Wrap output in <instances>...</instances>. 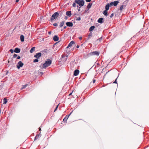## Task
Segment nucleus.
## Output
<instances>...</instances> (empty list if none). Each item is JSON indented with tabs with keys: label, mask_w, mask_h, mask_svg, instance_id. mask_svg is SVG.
<instances>
[{
	"label": "nucleus",
	"mask_w": 149,
	"mask_h": 149,
	"mask_svg": "<svg viewBox=\"0 0 149 149\" xmlns=\"http://www.w3.org/2000/svg\"><path fill=\"white\" fill-rule=\"evenodd\" d=\"M67 17L66 16H65V19H67Z\"/></svg>",
	"instance_id": "nucleus-49"
},
{
	"label": "nucleus",
	"mask_w": 149,
	"mask_h": 149,
	"mask_svg": "<svg viewBox=\"0 0 149 149\" xmlns=\"http://www.w3.org/2000/svg\"><path fill=\"white\" fill-rule=\"evenodd\" d=\"M20 39L22 42L24 41V37L23 35H21L20 36Z\"/></svg>",
	"instance_id": "nucleus-17"
},
{
	"label": "nucleus",
	"mask_w": 149,
	"mask_h": 149,
	"mask_svg": "<svg viewBox=\"0 0 149 149\" xmlns=\"http://www.w3.org/2000/svg\"><path fill=\"white\" fill-rule=\"evenodd\" d=\"M107 10H104L103 11V14L104 15L107 16L108 15Z\"/></svg>",
	"instance_id": "nucleus-20"
},
{
	"label": "nucleus",
	"mask_w": 149,
	"mask_h": 149,
	"mask_svg": "<svg viewBox=\"0 0 149 149\" xmlns=\"http://www.w3.org/2000/svg\"><path fill=\"white\" fill-rule=\"evenodd\" d=\"M35 47H32L30 50V52L31 53H32L35 50Z\"/></svg>",
	"instance_id": "nucleus-21"
},
{
	"label": "nucleus",
	"mask_w": 149,
	"mask_h": 149,
	"mask_svg": "<svg viewBox=\"0 0 149 149\" xmlns=\"http://www.w3.org/2000/svg\"><path fill=\"white\" fill-rule=\"evenodd\" d=\"M103 19H103V18L101 17V18H99L98 19L97 22L98 23H100L101 24V23H103V22H104L103 21Z\"/></svg>",
	"instance_id": "nucleus-10"
},
{
	"label": "nucleus",
	"mask_w": 149,
	"mask_h": 149,
	"mask_svg": "<svg viewBox=\"0 0 149 149\" xmlns=\"http://www.w3.org/2000/svg\"><path fill=\"white\" fill-rule=\"evenodd\" d=\"M75 44L74 42L73 41H71L68 44V46L67 47V48H68L69 47H72L73 45Z\"/></svg>",
	"instance_id": "nucleus-8"
},
{
	"label": "nucleus",
	"mask_w": 149,
	"mask_h": 149,
	"mask_svg": "<svg viewBox=\"0 0 149 149\" xmlns=\"http://www.w3.org/2000/svg\"><path fill=\"white\" fill-rule=\"evenodd\" d=\"M58 106H57L56 107V108H55V109L54 110V111H56V110H57V108H58Z\"/></svg>",
	"instance_id": "nucleus-40"
},
{
	"label": "nucleus",
	"mask_w": 149,
	"mask_h": 149,
	"mask_svg": "<svg viewBox=\"0 0 149 149\" xmlns=\"http://www.w3.org/2000/svg\"><path fill=\"white\" fill-rule=\"evenodd\" d=\"M40 74L42 75L43 74V72H41L40 73Z\"/></svg>",
	"instance_id": "nucleus-46"
},
{
	"label": "nucleus",
	"mask_w": 149,
	"mask_h": 149,
	"mask_svg": "<svg viewBox=\"0 0 149 149\" xmlns=\"http://www.w3.org/2000/svg\"><path fill=\"white\" fill-rule=\"evenodd\" d=\"M100 54V52L98 51H94L89 53V54L91 56L95 55L98 56Z\"/></svg>",
	"instance_id": "nucleus-4"
},
{
	"label": "nucleus",
	"mask_w": 149,
	"mask_h": 149,
	"mask_svg": "<svg viewBox=\"0 0 149 149\" xmlns=\"http://www.w3.org/2000/svg\"><path fill=\"white\" fill-rule=\"evenodd\" d=\"M20 58V56H18L17 57V59H19Z\"/></svg>",
	"instance_id": "nucleus-41"
},
{
	"label": "nucleus",
	"mask_w": 149,
	"mask_h": 149,
	"mask_svg": "<svg viewBox=\"0 0 149 149\" xmlns=\"http://www.w3.org/2000/svg\"><path fill=\"white\" fill-rule=\"evenodd\" d=\"M75 2L80 7L82 6L84 4V1L83 0H75Z\"/></svg>",
	"instance_id": "nucleus-2"
},
{
	"label": "nucleus",
	"mask_w": 149,
	"mask_h": 149,
	"mask_svg": "<svg viewBox=\"0 0 149 149\" xmlns=\"http://www.w3.org/2000/svg\"><path fill=\"white\" fill-rule=\"evenodd\" d=\"M66 28V26H64V29H65Z\"/></svg>",
	"instance_id": "nucleus-48"
},
{
	"label": "nucleus",
	"mask_w": 149,
	"mask_h": 149,
	"mask_svg": "<svg viewBox=\"0 0 149 149\" xmlns=\"http://www.w3.org/2000/svg\"><path fill=\"white\" fill-rule=\"evenodd\" d=\"M66 14L69 17H70L71 15V11H67L66 12Z\"/></svg>",
	"instance_id": "nucleus-14"
},
{
	"label": "nucleus",
	"mask_w": 149,
	"mask_h": 149,
	"mask_svg": "<svg viewBox=\"0 0 149 149\" xmlns=\"http://www.w3.org/2000/svg\"><path fill=\"white\" fill-rule=\"evenodd\" d=\"M61 57L62 58L61 59V60L63 63H64L67 60L68 56L67 55L65 56L63 55H62Z\"/></svg>",
	"instance_id": "nucleus-6"
},
{
	"label": "nucleus",
	"mask_w": 149,
	"mask_h": 149,
	"mask_svg": "<svg viewBox=\"0 0 149 149\" xmlns=\"http://www.w3.org/2000/svg\"><path fill=\"white\" fill-rule=\"evenodd\" d=\"M66 24L69 27H72L73 25L72 23L71 22H68L66 23Z\"/></svg>",
	"instance_id": "nucleus-9"
},
{
	"label": "nucleus",
	"mask_w": 149,
	"mask_h": 149,
	"mask_svg": "<svg viewBox=\"0 0 149 149\" xmlns=\"http://www.w3.org/2000/svg\"><path fill=\"white\" fill-rule=\"evenodd\" d=\"M19 1V0H16L15 2H18Z\"/></svg>",
	"instance_id": "nucleus-44"
},
{
	"label": "nucleus",
	"mask_w": 149,
	"mask_h": 149,
	"mask_svg": "<svg viewBox=\"0 0 149 149\" xmlns=\"http://www.w3.org/2000/svg\"><path fill=\"white\" fill-rule=\"evenodd\" d=\"M7 99L6 98H4L3 100V104H5L7 103Z\"/></svg>",
	"instance_id": "nucleus-24"
},
{
	"label": "nucleus",
	"mask_w": 149,
	"mask_h": 149,
	"mask_svg": "<svg viewBox=\"0 0 149 149\" xmlns=\"http://www.w3.org/2000/svg\"><path fill=\"white\" fill-rule=\"evenodd\" d=\"M39 135L38 134H37L35 137V139H37V138H38V137H39Z\"/></svg>",
	"instance_id": "nucleus-32"
},
{
	"label": "nucleus",
	"mask_w": 149,
	"mask_h": 149,
	"mask_svg": "<svg viewBox=\"0 0 149 149\" xmlns=\"http://www.w3.org/2000/svg\"><path fill=\"white\" fill-rule=\"evenodd\" d=\"M9 51H10V52H11V53H13V52H14V50L13 49H10V50Z\"/></svg>",
	"instance_id": "nucleus-31"
},
{
	"label": "nucleus",
	"mask_w": 149,
	"mask_h": 149,
	"mask_svg": "<svg viewBox=\"0 0 149 149\" xmlns=\"http://www.w3.org/2000/svg\"><path fill=\"white\" fill-rule=\"evenodd\" d=\"M27 84H25L24 85H23V87L22 88V89H23L24 88L27 86Z\"/></svg>",
	"instance_id": "nucleus-29"
},
{
	"label": "nucleus",
	"mask_w": 149,
	"mask_h": 149,
	"mask_svg": "<svg viewBox=\"0 0 149 149\" xmlns=\"http://www.w3.org/2000/svg\"><path fill=\"white\" fill-rule=\"evenodd\" d=\"M112 3H113V5L114 6H117L118 4L119 3V1H114V2H112Z\"/></svg>",
	"instance_id": "nucleus-15"
},
{
	"label": "nucleus",
	"mask_w": 149,
	"mask_h": 149,
	"mask_svg": "<svg viewBox=\"0 0 149 149\" xmlns=\"http://www.w3.org/2000/svg\"><path fill=\"white\" fill-rule=\"evenodd\" d=\"M123 6H124L122 5H121L120 7V10H122L123 8Z\"/></svg>",
	"instance_id": "nucleus-26"
},
{
	"label": "nucleus",
	"mask_w": 149,
	"mask_h": 149,
	"mask_svg": "<svg viewBox=\"0 0 149 149\" xmlns=\"http://www.w3.org/2000/svg\"><path fill=\"white\" fill-rule=\"evenodd\" d=\"M117 78H116L115 80V81L113 82V83H116V84L117 83Z\"/></svg>",
	"instance_id": "nucleus-36"
},
{
	"label": "nucleus",
	"mask_w": 149,
	"mask_h": 149,
	"mask_svg": "<svg viewBox=\"0 0 149 149\" xmlns=\"http://www.w3.org/2000/svg\"><path fill=\"white\" fill-rule=\"evenodd\" d=\"M41 53L39 52L36 54V55L34 56V57L37 58H39L41 56Z\"/></svg>",
	"instance_id": "nucleus-7"
},
{
	"label": "nucleus",
	"mask_w": 149,
	"mask_h": 149,
	"mask_svg": "<svg viewBox=\"0 0 149 149\" xmlns=\"http://www.w3.org/2000/svg\"><path fill=\"white\" fill-rule=\"evenodd\" d=\"M79 71L78 70H74V75L76 76H77L79 74Z\"/></svg>",
	"instance_id": "nucleus-11"
},
{
	"label": "nucleus",
	"mask_w": 149,
	"mask_h": 149,
	"mask_svg": "<svg viewBox=\"0 0 149 149\" xmlns=\"http://www.w3.org/2000/svg\"><path fill=\"white\" fill-rule=\"evenodd\" d=\"M17 56V55L16 54H15L13 56V58H15Z\"/></svg>",
	"instance_id": "nucleus-34"
},
{
	"label": "nucleus",
	"mask_w": 149,
	"mask_h": 149,
	"mask_svg": "<svg viewBox=\"0 0 149 149\" xmlns=\"http://www.w3.org/2000/svg\"><path fill=\"white\" fill-rule=\"evenodd\" d=\"M59 13L57 12L53 14L50 19L51 22H52V21L55 19L56 17H57Z\"/></svg>",
	"instance_id": "nucleus-3"
},
{
	"label": "nucleus",
	"mask_w": 149,
	"mask_h": 149,
	"mask_svg": "<svg viewBox=\"0 0 149 149\" xmlns=\"http://www.w3.org/2000/svg\"><path fill=\"white\" fill-rule=\"evenodd\" d=\"M91 0H86V1L87 2H89Z\"/></svg>",
	"instance_id": "nucleus-37"
},
{
	"label": "nucleus",
	"mask_w": 149,
	"mask_h": 149,
	"mask_svg": "<svg viewBox=\"0 0 149 149\" xmlns=\"http://www.w3.org/2000/svg\"><path fill=\"white\" fill-rule=\"evenodd\" d=\"M102 39V37L100 38H99V41H101Z\"/></svg>",
	"instance_id": "nucleus-38"
},
{
	"label": "nucleus",
	"mask_w": 149,
	"mask_h": 149,
	"mask_svg": "<svg viewBox=\"0 0 149 149\" xmlns=\"http://www.w3.org/2000/svg\"><path fill=\"white\" fill-rule=\"evenodd\" d=\"M51 31H49L48 32V34H51Z\"/></svg>",
	"instance_id": "nucleus-43"
},
{
	"label": "nucleus",
	"mask_w": 149,
	"mask_h": 149,
	"mask_svg": "<svg viewBox=\"0 0 149 149\" xmlns=\"http://www.w3.org/2000/svg\"><path fill=\"white\" fill-rule=\"evenodd\" d=\"M79 39L80 40H82V37H79Z\"/></svg>",
	"instance_id": "nucleus-42"
},
{
	"label": "nucleus",
	"mask_w": 149,
	"mask_h": 149,
	"mask_svg": "<svg viewBox=\"0 0 149 149\" xmlns=\"http://www.w3.org/2000/svg\"><path fill=\"white\" fill-rule=\"evenodd\" d=\"M53 25L54 26H57V24L56 23H55L53 24Z\"/></svg>",
	"instance_id": "nucleus-33"
},
{
	"label": "nucleus",
	"mask_w": 149,
	"mask_h": 149,
	"mask_svg": "<svg viewBox=\"0 0 149 149\" xmlns=\"http://www.w3.org/2000/svg\"><path fill=\"white\" fill-rule=\"evenodd\" d=\"M81 19V18L80 17H78L76 19V21H80Z\"/></svg>",
	"instance_id": "nucleus-30"
},
{
	"label": "nucleus",
	"mask_w": 149,
	"mask_h": 149,
	"mask_svg": "<svg viewBox=\"0 0 149 149\" xmlns=\"http://www.w3.org/2000/svg\"><path fill=\"white\" fill-rule=\"evenodd\" d=\"M95 79H93V83H94L95 82Z\"/></svg>",
	"instance_id": "nucleus-39"
},
{
	"label": "nucleus",
	"mask_w": 149,
	"mask_h": 149,
	"mask_svg": "<svg viewBox=\"0 0 149 149\" xmlns=\"http://www.w3.org/2000/svg\"><path fill=\"white\" fill-rule=\"evenodd\" d=\"M33 62L34 63H35V62H38V59L37 58L36 59H35L34 60H33Z\"/></svg>",
	"instance_id": "nucleus-28"
},
{
	"label": "nucleus",
	"mask_w": 149,
	"mask_h": 149,
	"mask_svg": "<svg viewBox=\"0 0 149 149\" xmlns=\"http://www.w3.org/2000/svg\"><path fill=\"white\" fill-rule=\"evenodd\" d=\"M64 24V22L62 21L60 23V25L59 26V28L62 27Z\"/></svg>",
	"instance_id": "nucleus-19"
},
{
	"label": "nucleus",
	"mask_w": 149,
	"mask_h": 149,
	"mask_svg": "<svg viewBox=\"0 0 149 149\" xmlns=\"http://www.w3.org/2000/svg\"><path fill=\"white\" fill-rule=\"evenodd\" d=\"M58 43V42H56V43L55 44H57V43Z\"/></svg>",
	"instance_id": "nucleus-52"
},
{
	"label": "nucleus",
	"mask_w": 149,
	"mask_h": 149,
	"mask_svg": "<svg viewBox=\"0 0 149 149\" xmlns=\"http://www.w3.org/2000/svg\"><path fill=\"white\" fill-rule=\"evenodd\" d=\"M92 3H88V5L87 6V8L88 9H89L90 8L91 6H92Z\"/></svg>",
	"instance_id": "nucleus-23"
},
{
	"label": "nucleus",
	"mask_w": 149,
	"mask_h": 149,
	"mask_svg": "<svg viewBox=\"0 0 149 149\" xmlns=\"http://www.w3.org/2000/svg\"><path fill=\"white\" fill-rule=\"evenodd\" d=\"M76 2H75V1L72 4L73 7H75L76 6Z\"/></svg>",
	"instance_id": "nucleus-25"
},
{
	"label": "nucleus",
	"mask_w": 149,
	"mask_h": 149,
	"mask_svg": "<svg viewBox=\"0 0 149 149\" xmlns=\"http://www.w3.org/2000/svg\"><path fill=\"white\" fill-rule=\"evenodd\" d=\"M52 61L50 59H48L46 61L45 63H44L42 65V67L45 68L49 66L52 63Z\"/></svg>",
	"instance_id": "nucleus-1"
},
{
	"label": "nucleus",
	"mask_w": 149,
	"mask_h": 149,
	"mask_svg": "<svg viewBox=\"0 0 149 149\" xmlns=\"http://www.w3.org/2000/svg\"><path fill=\"white\" fill-rule=\"evenodd\" d=\"M53 40L55 41H57L58 40L59 38L57 36L55 35L53 37Z\"/></svg>",
	"instance_id": "nucleus-12"
},
{
	"label": "nucleus",
	"mask_w": 149,
	"mask_h": 149,
	"mask_svg": "<svg viewBox=\"0 0 149 149\" xmlns=\"http://www.w3.org/2000/svg\"><path fill=\"white\" fill-rule=\"evenodd\" d=\"M24 65V63L21 61H19L17 65V67L18 69H19Z\"/></svg>",
	"instance_id": "nucleus-5"
},
{
	"label": "nucleus",
	"mask_w": 149,
	"mask_h": 149,
	"mask_svg": "<svg viewBox=\"0 0 149 149\" xmlns=\"http://www.w3.org/2000/svg\"><path fill=\"white\" fill-rule=\"evenodd\" d=\"M78 10V11H79L80 10V8H79Z\"/></svg>",
	"instance_id": "nucleus-50"
},
{
	"label": "nucleus",
	"mask_w": 149,
	"mask_h": 149,
	"mask_svg": "<svg viewBox=\"0 0 149 149\" xmlns=\"http://www.w3.org/2000/svg\"><path fill=\"white\" fill-rule=\"evenodd\" d=\"M113 15H114L112 13L110 16V17L112 18L113 16Z\"/></svg>",
	"instance_id": "nucleus-35"
},
{
	"label": "nucleus",
	"mask_w": 149,
	"mask_h": 149,
	"mask_svg": "<svg viewBox=\"0 0 149 149\" xmlns=\"http://www.w3.org/2000/svg\"><path fill=\"white\" fill-rule=\"evenodd\" d=\"M20 51V49L18 48H16L14 50V52L16 53H19Z\"/></svg>",
	"instance_id": "nucleus-13"
},
{
	"label": "nucleus",
	"mask_w": 149,
	"mask_h": 149,
	"mask_svg": "<svg viewBox=\"0 0 149 149\" xmlns=\"http://www.w3.org/2000/svg\"><path fill=\"white\" fill-rule=\"evenodd\" d=\"M72 92H73V91H72V93H70L69 94V95H72Z\"/></svg>",
	"instance_id": "nucleus-45"
},
{
	"label": "nucleus",
	"mask_w": 149,
	"mask_h": 149,
	"mask_svg": "<svg viewBox=\"0 0 149 149\" xmlns=\"http://www.w3.org/2000/svg\"><path fill=\"white\" fill-rule=\"evenodd\" d=\"M79 45H77V48H79Z\"/></svg>",
	"instance_id": "nucleus-47"
},
{
	"label": "nucleus",
	"mask_w": 149,
	"mask_h": 149,
	"mask_svg": "<svg viewBox=\"0 0 149 149\" xmlns=\"http://www.w3.org/2000/svg\"><path fill=\"white\" fill-rule=\"evenodd\" d=\"M39 130H40V131L41 130V128H40L39 129Z\"/></svg>",
	"instance_id": "nucleus-51"
},
{
	"label": "nucleus",
	"mask_w": 149,
	"mask_h": 149,
	"mask_svg": "<svg viewBox=\"0 0 149 149\" xmlns=\"http://www.w3.org/2000/svg\"><path fill=\"white\" fill-rule=\"evenodd\" d=\"M72 111L70 113L68 116L67 115L66 116V117L63 119V120L64 121H66L67 120L68 118L69 117V116L70 115V114L72 113Z\"/></svg>",
	"instance_id": "nucleus-16"
},
{
	"label": "nucleus",
	"mask_w": 149,
	"mask_h": 149,
	"mask_svg": "<svg viewBox=\"0 0 149 149\" xmlns=\"http://www.w3.org/2000/svg\"><path fill=\"white\" fill-rule=\"evenodd\" d=\"M108 4H109V5L110 7H111L112 6H113V3L111 2L110 3H107Z\"/></svg>",
	"instance_id": "nucleus-27"
},
{
	"label": "nucleus",
	"mask_w": 149,
	"mask_h": 149,
	"mask_svg": "<svg viewBox=\"0 0 149 149\" xmlns=\"http://www.w3.org/2000/svg\"><path fill=\"white\" fill-rule=\"evenodd\" d=\"M110 7L109 5V4H107L105 6V10H109V7Z\"/></svg>",
	"instance_id": "nucleus-18"
},
{
	"label": "nucleus",
	"mask_w": 149,
	"mask_h": 149,
	"mask_svg": "<svg viewBox=\"0 0 149 149\" xmlns=\"http://www.w3.org/2000/svg\"><path fill=\"white\" fill-rule=\"evenodd\" d=\"M95 28V27L94 26H91L89 29V31H93V29H94Z\"/></svg>",
	"instance_id": "nucleus-22"
}]
</instances>
